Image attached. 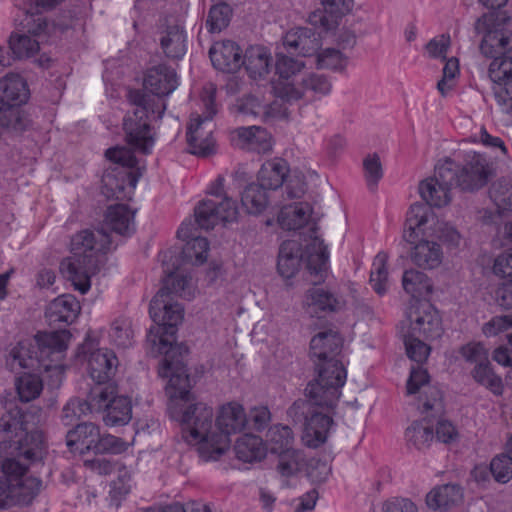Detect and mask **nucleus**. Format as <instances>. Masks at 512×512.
I'll return each instance as SVG.
<instances>
[{"label": "nucleus", "instance_id": "obj_37", "mask_svg": "<svg viewBox=\"0 0 512 512\" xmlns=\"http://www.w3.org/2000/svg\"><path fill=\"white\" fill-rule=\"evenodd\" d=\"M312 208L309 203L300 202L284 206L278 215L279 225L286 230L302 228L309 220Z\"/></svg>", "mask_w": 512, "mask_h": 512}, {"label": "nucleus", "instance_id": "obj_39", "mask_svg": "<svg viewBox=\"0 0 512 512\" xmlns=\"http://www.w3.org/2000/svg\"><path fill=\"white\" fill-rule=\"evenodd\" d=\"M267 189L259 183H251L244 189L241 202L249 214H260L268 205Z\"/></svg>", "mask_w": 512, "mask_h": 512}, {"label": "nucleus", "instance_id": "obj_60", "mask_svg": "<svg viewBox=\"0 0 512 512\" xmlns=\"http://www.w3.org/2000/svg\"><path fill=\"white\" fill-rule=\"evenodd\" d=\"M512 328V314L492 317L482 327L486 337H494Z\"/></svg>", "mask_w": 512, "mask_h": 512}, {"label": "nucleus", "instance_id": "obj_8", "mask_svg": "<svg viewBox=\"0 0 512 512\" xmlns=\"http://www.w3.org/2000/svg\"><path fill=\"white\" fill-rule=\"evenodd\" d=\"M317 377L308 383L305 394L321 408L333 409L347 378L346 369L340 358L313 361Z\"/></svg>", "mask_w": 512, "mask_h": 512}, {"label": "nucleus", "instance_id": "obj_1", "mask_svg": "<svg viewBox=\"0 0 512 512\" xmlns=\"http://www.w3.org/2000/svg\"><path fill=\"white\" fill-rule=\"evenodd\" d=\"M194 294L191 275L171 273L150 302V317L159 325L157 333L160 332L159 337L155 335L152 342L156 344L158 339V351L164 354L158 374L169 379L165 389L171 399L188 400L191 388L180 348L173 345L176 327L184 318V308L174 298L190 300Z\"/></svg>", "mask_w": 512, "mask_h": 512}, {"label": "nucleus", "instance_id": "obj_33", "mask_svg": "<svg viewBox=\"0 0 512 512\" xmlns=\"http://www.w3.org/2000/svg\"><path fill=\"white\" fill-rule=\"evenodd\" d=\"M271 55L263 46H250L243 57L242 65L252 79H260L269 73Z\"/></svg>", "mask_w": 512, "mask_h": 512}, {"label": "nucleus", "instance_id": "obj_12", "mask_svg": "<svg viewBox=\"0 0 512 512\" xmlns=\"http://www.w3.org/2000/svg\"><path fill=\"white\" fill-rule=\"evenodd\" d=\"M90 405L95 412L103 413V421L107 426H123L132 418L131 400L126 396H118L115 384L91 388Z\"/></svg>", "mask_w": 512, "mask_h": 512}, {"label": "nucleus", "instance_id": "obj_3", "mask_svg": "<svg viewBox=\"0 0 512 512\" xmlns=\"http://www.w3.org/2000/svg\"><path fill=\"white\" fill-rule=\"evenodd\" d=\"M44 454L42 433L34 431L26 434L23 441H18L11 454L2 460L1 470L12 483L15 506L30 505L42 490V480L26 474L33 463L43 459Z\"/></svg>", "mask_w": 512, "mask_h": 512}, {"label": "nucleus", "instance_id": "obj_7", "mask_svg": "<svg viewBox=\"0 0 512 512\" xmlns=\"http://www.w3.org/2000/svg\"><path fill=\"white\" fill-rule=\"evenodd\" d=\"M105 155L116 166L106 170L102 177L103 195L117 200L131 199L141 175L131 171L137 165L134 153L126 147H113Z\"/></svg>", "mask_w": 512, "mask_h": 512}, {"label": "nucleus", "instance_id": "obj_46", "mask_svg": "<svg viewBox=\"0 0 512 512\" xmlns=\"http://www.w3.org/2000/svg\"><path fill=\"white\" fill-rule=\"evenodd\" d=\"M489 77L500 85L512 82V50L493 59L489 65Z\"/></svg>", "mask_w": 512, "mask_h": 512}, {"label": "nucleus", "instance_id": "obj_34", "mask_svg": "<svg viewBox=\"0 0 512 512\" xmlns=\"http://www.w3.org/2000/svg\"><path fill=\"white\" fill-rule=\"evenodd\" d=\"M463 498V490L458 484H444L432 489L426 496L427 506L431 509H448Z\"/></svg>", "mask_w": 512, "mask_h": 512}, {"label": "nucleus", "instance_id": "obj_36", "mask_svg": "<svg viewBox=\"0 0 512 512\" xmlns=\"http://www.w3.org/2000/svg\"><path fill=\"white\" fill-rule=\"evenodd\" d=\"M405 440L410 447L417 450H425L435 440L434 425L426 417L411 423L406 428Z\"/></svg>", "mask_w": 512, "mask_h": 512}, {"label": "nucleus", "instance_id": "obj_53", "mask_svg": "<svg viewBox=\"0 0 512 512\" xmlns=\"http://www.w3.org/2000/svg\"><path fill=\"white\" fill-rule=\"evenodd\" d=\"M87 411L95 412L90 405V393L85 401L79 399H71L62 410V421L65 425H72L79 420Z\"/></svg>", "mask_w": 512, "mask_h": 512}, {"label": "nucleus", "instance_id": "obj_6", "mask_svg": "<svg viewBox=\"0 0 512 512\" xmlns=\"http://www.w3.org/2000/svg\"><path fill=\"white\" fill-rule=\"evenodd\" d=\"M130 101L135 106L132 113H128L123 122L125 140L135 151L150 154L155 144L150 117L160 119L164 114L166 105L155 101L140 91L130 93Z\"/></svg>", "mask_w": 512, "mask_h": 512}, {"label": "nucleus", "instance_id": "obj_38", "mask_svg": "<svg viewBox=\"0 0 512 512\" xmlns=\"http://www.w3.org/2000/svg\"><path fill=\"white\" fill-rule=\"evenodd\" d=\"M160 44L168 58L181 59L186 53V34L178 26L168 27Z\"/></svg>", "mask_w": 512, "mask_h": 512}, {"label": "nucleus", "instance_id": "obj_45", "mask_svg": "<svg viewBox=\"0 0 512 512\" xmlns=\"http://www.w3.org/2000/svg\"><path fill=\"white\" fill-rule=\"evenodd\" d=\"M9 47L17 59L30 58L40 49L37 39L26 34H12L9 39Z\"/></svg>", "mask_w": 512, "mask_h": 512}, {"label": "nucleus", "instance_id": "obj_43", "mask_svg": "<svg viewBox=\"0 0 512 512\" xmlns=\"http://www.w3.org/2000/svg\"><path fill=\"white\" fill-rule=\"evenodd\" d=\"M387 260V254L379 252L372 263L370 284L379 295L385 294L388 288V271L386 268Z\"/></svg>", "mask_w": 512, "mask_h": 512}, {"label": "nucleus", "instance_id": "obj_24", "mask_svg": "<svg viewBox=\"0 0 512 512\" xmlns=\"http://www.w3.org/2000/svg\"><path fill=\"white\" fill-rule=\"evenodd\" d=\"M433 231L434 226L428 229L426 234L418 232L415 241L413 243L409 242L410 244H414L410 253L412 262L423 269H435L443 260V251L439 243L429 240H419L420 235L427 236L432 234Z\"/></svg>", "mask_w": 512, "mask_h": 512}, {"label": "nucleus", "instance_id": "obj_31", "mask_svg": "<svg viewBox=\"0 0 512 512\" xmlns=\"http://www.w3.org/2000/svg\"><path fill=\"white\" fill-rule=\"evenodd\" d=\"M288 172L287 162L281 158H274L261 166L257 181L267 190H276L283 185Z\"/></svg>", "mask_w": 512, "mask_h": 512}, {"label": "nucleus", "instance_id": "obj_4", "mask_svg": "<svg viewBox=\"0 0 512 512\" xmlns=\"http://www.w3.org/2000/svg\"><path fill=\"white\" fill-rule=\"evenodd\" d=\"M172 417L181 424L182 438L197 446L199 457L207 462L218 460L226 444L224 434H216L213 408L204 402L186 404Z\"/></svg>", "mask_w": 512, "mask_h": 512}, {"label": "nucleus", "instance_id": "obj_16", "mask_svg": "<svg viewBox=\"0 0 512 512\" xmlns=\"http://www.w3.org/2000/svg\"><path fill=\"white\" fill-rule=\"evenodd\" d=\"M273 88L277 97L286 102H293L301 99L306 91H311L319 96L328 95L332 90V83L327 76L312 73L305 76L299 85L275 83Z\"/></svg>", "mask_w": 512, "mask_h": 512}, {"label": "nucleus", "instance_id": "obj_18", "mask_svg": "<svg viewBox=\"0 0 512 512\" xmlns=\"http://www.w3.org/2000/svg\"><path fill=\"white\" fill-rule=\"evenodd\" d=\"M409 320L413 334L418 333L426 339H436L442 334L441 318L430 303H420L413 308Z\"/></svg>", "mask_w": 512, "mask_h": 512}, {"label": "nucleus", "instance_id": "obj_23", "mask_svg": "<svg viewBox=\"0 0 512 512\" xmlns=\"http://www.w3.org/2000/svg\"><path fill=\"white\" fill-rule=\"evenodd\" d=\"M310 242L306 245V265L311 275L315 276L314 283L323 281L328 268L329 253L323 240L318 236V227L313 225L310 229Z\"/></svg>", "mask_w": 512, "mask_h": 512}, {"label": "nucleus", "instance_id": "obj_42", "mask_svg": "<svg viewBox=\"0 0 512 512\" xmlns=\"http://www.w3.org/2000/svg\"><path fill=\"white\" fill-rule=\"evenodd\" d=\"M402 285L404 290L413 297H422L432 291V285L427 275L414 269L404 272Z\"/></svg>", "mask_w": 512, "mask_h": 512}, {"label": "nucleus", "instance_id": "obj_10", "mask_svg": "<svg viewBox=\"0 0 512 512\" xmlns=\"http://www.w3.org/2000/svg\"><path fill=\"white\" fill-rule=\"evenodd\" d=\"M215 95L216 87L211 83L205 85L201 94L205 110L202 115H191L186 136L191 153L195 155L206 156L214 149L211 120L217 113Z\"/></svg>", "mask_w": 512, "mask_h": 512}, {"label": "nucleus", "instance_id": "obj_47", "mask_svg": "<svg viewBox=\"0 0 512 512\" xmlns=\"http://www.w3.org/2000/svg\"><path fill=\"white\" fill-rule=\"evenodd\" d=\"M237 136L259 151L266 152L271 149L268 132L259 126L240 127L236 130Z\"/></svg>", "mask_w": 512, "mask_h": 512}, {"label": "nucleus", "instance_id": "obj_9", "mask_svg": "<svg viewBox=\"0 0 512 512\" xmlns=\"http://www.w3.org/2000/svg\"><path fill=\"white\" fill-rule=\"evenodd\" d=\"M442 180L450 181L453 187L463 191H474L485 186L493 174L489 161L479 153L468 154L465 164L460 166L451 159L442 162Z\"/></svg>", "mask_w": 512, "mask_h": 512}, {"label": "nucleus", "instance_id": "obj_30", "mask_svg": "<svg viewBox=\"0 0 512 512\" xmlns=\"http://www.w3.org/2000/svg\"><path fill=\"white\" fill-rule=\"evenodd\" d=\"M100 437V430L97 425L91 422L77 424L73 430L67 433V446H76L80 453L87 451L95 452V446Z\"/></svg>", "mask_w": 512, "mask_h": 512}, {"label": "nucleus", "instance_id": "obj_15", "mask_svg": "<svg viewBox=\"0 0 512 512\" xmlns=\"http://www.w3.org/2000/svg\"><path fill=\"white\" fill-rule=\"evenodd\" d=\"M237 214L236 202L232 198L225 197L219 204L213 200H203L195 208V223L200 228L209 230L213 229L220 221L236 220Z\"/></svg>", "mask_w": 512, "mask_h": 512}, {"label": "nucleus", "instance_id": "obj_5", "mask_svg": "<svg viewBox=\"0 0 512 512\" xmlns=\"http://www.w3.org/2000/svg\"><path fill=\"white\" fill-rule=\"evenodd\" d=\"M442 168H444L443 164L439 163L435 168L434 177L427 178L419 184V193L425 203H415L407 212L403 233L406 242L413 243L418 232L426 234L428 229L435 225L436 216L431 209L432 206L440 208L451 201L450 191L453 186L450 181L442 180L440 176Z\"/></svg>", "mask_w": 512, "mask_h": 512}, {"label": "nucleus", "instance_id": "obj_14", "mask_svg": "<svg viewBox=\"0 0 512 512\" xmlns=\"http://www.w3.org/2000/svg\"><path fill=\"white\" fill-rule=\"evenodd\" d=\"M492 18L483 15L475 22V32L483 35L480 51L487 58L500 57L512 51V35L493 27Z\"/></svg>", "mask_w": 512, "mask_h": 512}, {"label": "nucleus", "instance_id": "obj_54", "mask_svg": "<svg viewBox=\"0 0 512 512\" xmlns=\"http://www.w3.org/2000/svg\"><path fill=\"white\" fill-rule=\"evenodd\" d=\"M364 176L370 190H375L378 182L383 177V169L378 154L367 155L363 160Z\"/></svg>", "mask_w": 512, "mask_h": 512}, {"label": "nucleus", "instance_id": "obj_58", "mask_svg": "<svg viewBox=\"0 0 512 512\" xmlns=\"http://www.w3.org/2000/svg\"><path fill=\"white\" fill-rule=\"evenodd\" d=\"M404 344L407 356L416 363H423L430 354V347L414 336H405Z\"/></svg>", "mask_w": 512, "mask_h": 512}, {"label": "nucleus", "instance_id": "obj_48", "mask_svg": "<svg viewBox=\"0 0 512 512\" xmlns=\"http://www.w3.org/2000/svg\"><path fill=\"white\" fill-rule=\"evenodd\" d=\"M232 10L226 3L213 5L206 19V28L210 33H219L225 29L230 22Z\"/></svg>", "mask_w": 512, "mask_h": 512}, {"label": "nucleus", "instance_id": "obj_25", "mask_svg": "<svg viewBox=\"0 0 512 512\" xmlns=\"http://www.w3.org/2000/svg\"><path fill=\"white\" fill-rule=\"evenodd\" d=\"M283 44L289 52L308 57L318 52L321 47V40L320 35L313 29L297 27L285 34Z\"/></svg>", "mask_w": 512, "mask_h": 512}, {"label": "nucleus", "instance_id": "obj_63", "mask_svg": "<svg viewBox=\"0 0 512 512\" xmlns=\"http://www.w3.org/2000/svg\"><path fill=\"white\" fill-rule=\"evenodd\" d=\"M461 355L466 361L476 365L488 360V352L481 343H469L463 346Z\"/></svg>", "mask_w": 512, "mask_h": 512}, {"label": "nucleus", "instance_id": "obj_55", "mask_svg": "<svg viewBox=\"0 0 512 512\" xmlns=\"http://www.w3.org/2000/svg\"><path fill=\"white\" fill-rule=\"evenodd\" d=\"M317 65L322 69L342 71L347 65V58L339 50L327 48L317 55Z\"/></svg>", "mask_w": 512, "mask_h": 512}, {"label": "nucleus", "instance_id": "obj_26", "mask_svg": "<svg viewBox=\"0 0 512 512\" xmlns=\"http://www.w3.org/2000/svg\"><path fill=\"white\" fill-rule=\"evenodd\" d=\"M342 347L343 339L338 331L333 329L320 331L310 341V358L312 362L340 358Z\"/></svg>", "mask_w": 512, "mask_h": 512}, {"label": "nucleus", "instance_id": "obj_41", "mask_svg": "<svg viewBox=\"0 0 512 512\" xmlns=\"http://www.w3.org/2000/svg\"><path fill=\"white\" fill-rule=\"evenodd\" d=\"M16 391L22 402H30L41 394L43 381L37 373H23L15 381Z\"/></svg>", "mask_w": 512, "mask_h": 512}, {"label": "nucleus", "instance_id": "obj_28", "mask_svg": "<svg viewBox=\"0 0 512 512\" xmlns=\"http://www.w3.org/2000/svg\"><path fill=\"white\" fill-rule=\"evenodd\" d=\"M81 310L79 301L71 294H63L50 302L45 316L51 325L73 323Z\"/></svg>", "mask_w": 512, "mask_h": 512}, {"label": "nucleus", "instance_id": "obj_21", "mask_svg": "<svg viewBox=\"0 0 512 512\" xmlns=\"http://www.w3.org/2000/svg\"><path fill=\"white\" fill-rule=\"evenodd\" d=\"M246 423L247 417L242 405L228 403L221 407L215 419L216 434H224L226 438V444L221 449V456L229 448V436L241 432L245 428Z\"/></svg>", "mask_w": 512, "mask_h": 512}, {"label": "nucleus", "instance_id": "obj_56", "mask_svg": "<svg viewBox=\"0 0 512 512\" xmlns=\"http://www.w3.org/2000/svg\"><path fill=\"white\" fill-rule=\"evenodd\" d=\"M490 470L497 482L507 483L512 478V457L509 453L495 456L490 463Z\"/></svg>", "mask_w": 512, "mask_h": 512}, {"label": "nucleus", "instance_id": "obj_44", "mask_svg": "<svg viewBox=\"0 0 512 512\" xmlns=\"http://www.w3.org/2000/svg\"><path fill=\"white\" fill-rule=\"evenodd\" d=\"M109 336L118 347H131L134 343L132 321L127 317L115 319L111 325Z\"/></svg>", "mask_w": 512, "mask_h": 512}, {"label": "nucleus", "instance_id": "obj_17", "mask_svg": "<svg viewBox=\"0 0 512 512\" xmlns=\"http://www.w3.org/2000/svg\"><path fill=\"white\" fill-rule=\"evenodd\" d=\"M9 364L12 368L18 365L20 368L37 370L38 372H50L55 376V382H61L64 374L63 365H51L45 359H41L38 349L32 351L28 344L20 342L9 354Z\"/></svg>", "mask_w": 512, "mask_h": 512}, {"label": "nucleus", "instance_id": "obj_40", "mask_svg": "<svg viewBox=\"0 0 512 512\" xmlns=\"http://www.w3.org/2000/svg\"><path fill=\"white\" fill-rule=\"evenodd\" d=\"M471 374L478 384L489 389L494 395L501 396L503 394L504 385L502 379L494 373L489 359L481 364L475 365Z\"/></svg>", "mask_w": 512, "mask_h": 512}, {"label": "nucleus", "instance_id": "obj_32", "mask_svg": "<svg viewBox=\"0 0 512 512\" xmlns=\"http://www.w3.org/2000/svg\"><path fill=\"white\" fill-rule=\"evenodd\" d=\"M302 261L301 246L297 241H284L279 249L277 268L286 279L292 278L299 270Z\"/></svg>", "mask_w": 512, "mask_h": 512}, {"label": "nucleus", "instance_id": "obj_29", "mask_svg": "<svg viewBox=\"0 0 512 512\" xmlns=\"http://www.w3.org/2000/svg\"><path fill=\"white\" fill-rule=\"evenodd\" d=\"M134 218L135 211L128 205H110L105 213L104 226L119 235L131 236L135 231Z\"/></svg>", "mask_w": 512, "mask_h": 512}, {"label": "nucleus", "instance_id": "obj_61", "mask_svg": "<svg viewBox=\"0 0 512 512\" xmlns=\"http://www.w3.org/2000/svg\"><path fill=\"white\" fill-rule=\"evenodd\" d=\"M492 271L499 278L512 279V248L495 258Z\"/></svg>", "mask_w": 512, "mask_h": 512}, {"label": "nucleus", "instance_id": "obj_22", "mask_svg": "<svg viewBox=\"0 0 512 512\" xmlns=\"http://www.w3.org/2000/svg\"><path fill=\"white\" fill-rule=\"evenodd\" d=\"M70 337L67 330L38 333L35 341L41 359L51 365H62L63 353L68 347Z\"/></svg>", "mask_w": 512, "mask_h": 512}, {"label": "nucleus", "instance_id": "obj_59", "mask_svg": "<svg viewBox=\"0 0 512 512\" xmlns=\"http://www.w3.org/2000/svg\"><path fill=\"white\" fill-rule=\"evenodd\" d=\"M127 449V444L119 437L113 435H104L99 437L95 446V454H120Z\"/></svg>", "mask_w": 512, "mask_h": 512}, {"label": "nucleus", "instance_id": "obj_50", "mask_svg": "<svg viewBox=\"0 0 512 512\" xmlns=\"http://www.w3.org/2000/svg\"><path fill=\"white\" fill-rule=\"evenodd\" d=\"M208 250V240L204 237L196 236L186 242L182 253L187 261L195 265H201L207 260Z\"/></svg>", "mask_w": 512, "mask_h": 512}, {"label": "nucleus", "instance_id": "obj_57", "mask_svg": "<svg viewBox=\"0 0 512 512\" xmlns=\"http://www.w3.org/2000/svg\"><path fill=\"white\" fill-rule=\"evenodd\" d=\"M303 67V62L283 54H277L275 69L276 73L282 79L278 83H289V78L300 72Z\"/></svg>", "mask_w": 512, "mask_h": 512}, {"label": "nucleus", "instance_id": "obj_19", "mask_svg": "<svg viewBox=\"0 0 512 512\" xmlns=\"http://www.w3.org/2000/svg\"><path fill=\"white\" fill-rule=\"evenodd\" d=\"M87 362V370L91 379L96 383L95 386L114 384L111 379L115 375L118 359L112 350L99 348L90 351Z\"/></svg>", "mask_w": 512, "mask_h": 512}, {"label": "nucleus", "instance_id": "obj_52", "mask_svg": "<svg viewBox=\"0 0 512 512\" xmlns=\"http://www.w3.org/2000/svg\"><path fill=\"white\" fill-rule=\"evenodd\" d=\"M279 455L278 471L283 476H292L300 470L303 462L302 453L293 448L277 453Z\"/></svg>", "mask_w": 512, "mask_h": 512}, {"label": "nucleus", "instance_id": "obj_20", "mask_svg": "<svg viewBox=\"0 0 512 512\" xmlns=\"http://www.w3.org/2000/svg\"><path fill=\"white\" fill-rule=\"evenodd\" d=\"M177 86L178 79L175 70L165 65H158L150 68L144 78L145 89L153 95H144L165 105L162 97L171 94Z\"/></svg>", "mask_w": 512, "mask_h": 512}, {"label": "nucleus", "instance_id": "obj_49", "mask_svg": "<svg viewBox=\"0 0 512 512\" xmlns=\"http://www.w3.org/2000/svg\"><path fill=\"white\" fill-rule=\"evenodd\" d=\"M267 436L272 453H279L293 448L294 435L288 426L274 425L268 430Z\"/></svg>", "mask_w": 512, "mask_h": 512}, {"label": "nucleus", "instance_id": "obj_27", "mask_svg": "<svg viewBox=\"0 0 512 512\" xmlns=\"http://www.w3.org/2000/svg\"><path fill=\"white\" fill-rule=\"evenodd\" d=\"M213 66L222 72L233 73L242 66L240 47L233 41L215 43L209 50Z\"/></svg>", "mask_w": 512, "mask_h": 512}, {"label": "nucleus", "instance_id": "obj_64", "mask_svg": "<svg viewBox=\"0 0 512 512\" xmlns=\"http://www.w3.org/2000/svg\"><path fill=\"white\" fill-rule=\"evenodd\" d=\"M497 304L505 310H512V278L504 280L495 292Z\"/></svg>", "mask_w": 512, "mask_h": 512}, {"label": "nucleus", "instance_id": "obj_2", "mask_svg": "<svg viewBox=\"0 0 512 512\" xmlns=\"http://www.w3.org/2000/svg\"><path fill=\"white\" fill-rule=\"evenodd\" d=\"M112 240L104 228L82 230L71 239V257L61 262V270L76 290L85 294L91 287V277L111 249Z\"/></svg>", "mask_w": 512, "mask_h": 512}, {"label": "nucleus", "instance_id": "obj_62", "mask_svg": "<svg viewBox=\"0 0 512 512\" xmlns=\"http://www.w3.org/2000/svg\"><path fill=\"white\" fill-rule=\"evenodd\" d=\"M429 374L426 369L422 367H412L410 376L407 380V394H416L422 387L429 383Z\"/></svg>", "mask_w": 512, "mask_h": 512}, {"label": "nucleus", "instance_id": "obj_11", "mask_svg": "<svg viewBox=\"0 0 512 512\" xmlns=\"http://www.w3.org/2000/svg\"><path fill=\"white\" fill-rule=\"evenodd\" d=\"M29 90L25 80L18 74H9L0 79V123L8 129L23 131L27 127L20 105L25 103Z\"/></svg>", "mask_w": 512, "mask_h": 512}, {"label": "nucleus", "instance_id": "obj_13", "mask_svg": "<svg viewBox=\"0 0 512 512\" xmlns=\"http://www.w3.org/2000/svg\"><path fill=\"white\" fill-rule=\"evenodd\" d=\"M316 404L308 400L298 399L288 409V415L295 422L304 421L303 440L310 448H318L327 440L329 430L333 424V419L317 409L313 408ZM317 407H319L317 405Z\"/></svg>", "mask_w": 512, "mask_h": 512}, {"label": "nucleus", "instance_id": "obj_35", "mask_svg": "<svg viewBox=\"0 0 512 512\" xmlns=\"http://www.w3.org/2000/svg\"><path fill=\"white\" fill-rule=\"evenodd\" d=\"M234 451L237 459L252 463L261 461L266 456L267 447L259 436L245 434L237 439Z\"/></svg>", "mask_w": 512, "mask_h": 512}, {"label": "nucleus", "instance_id": "obj_51", "mask_svg": "<svg viewBox=\"0 0 512 512\" xmlns=\"http://www.w3.org/2000/svg\"><path fill=\"white\" fill-rule=\"evenodd\" d=\"M305 301L309 308L321 311H334L338 304L337 299L331 293L317 287L308 291Z\"/></svg>", "mask_w": 512, "mask_h": 512}]
</instances>
